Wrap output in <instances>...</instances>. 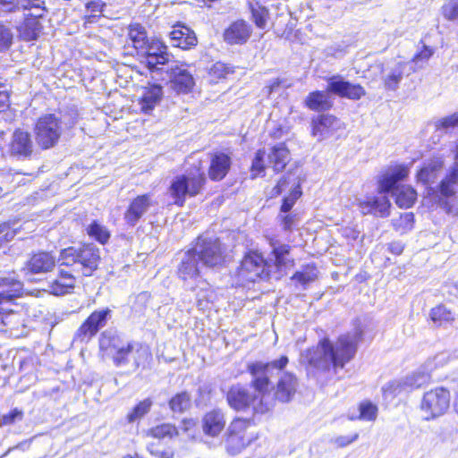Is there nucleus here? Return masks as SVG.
Wrapping results in <instances>:
<instances>
[{"instance_id": "nucleus-1", "label": "nucleus", "mask_w": 458, "mask_h": 458, "mask_svg": "<svg viewBox=\"0 0 458 458\" xmlns=\"http://www.w3.org/2000/svg\"><path fill=\"white\" fill-rule=\"evenodd\" d=\"M360 337L351 333L339 335L335 341L321 337L316 345L302 353L307 369L319 374H336L356 356Z\"/></svg>"}, {"instance_id": "nucleus-2", "label": "nucleus", "mask_w": 458, "mask_h": 458, "mask_svg": "<svg viewBox=\"0 0 458 458\" xmlns=\"http://www.w3.org/2000/svg\"><path fill=\"white\" fill-rule=\"evenodd\" d=\"M411 167L408 164H395L388 167L377 181L379 191L391 193L400 208H410L417 201L418 193L409 184H399L408 179Z\"/></svg>"}, {"instance_id": "nucleus-3", "label": "nucleus", "mask_w": 458, "mask_h": 458, "mask_svg": "<svg viewBox=\"0 0 458 458\" xmlns=\"http://www.w3.org/2000/svg\"><path fill=\"white\" fill-rule=\"evenodd\" d=\"M59 260L61 266L72 267V271L76 274L90 276L98 267L100 251L93 244H86L79 248L69 247L62 250Z\"/></svg>"}, {"instance_id": "nucleus-4", "label": "nucleus", "mask_w": 458, "mask_h": 458, "mask_svg": "<svg viewBox=\"0 0 458 458\" xmlns=\"http://www.w3.org/2000/svg\"><path fill=\"white\" fill-rule=\"evenodd\" d=\"M237 273L250 282L268 281L272 275V264L259 250H248L241 261Z\"/></svg>"}, {"instance_id": "nucleus-5", "label": "nucleus", "mask_w": 458, "mask_h": 458, "mask_svg": "<svg viewBox=\"0 0 458 458\" xmlns=\"http://www.w3.org/2000/svg\"><path fill=\"white\" fill-rule=\"evenodd\" d=\"M206 181L204 172L198 166L191 169L185 174L176 176L169 188L174 204L182 206L186 196L199 194Z\"/></svg>"}, {"instance_id": "nucleus-6", "label": "nucleus", "mask_w": 458, "mask_h": 458, "mask_svg": "<svg viewBox=\"0 0 458 458\" xmlns=\"http://www.w3.org/2000/svg\"><path fill=\"white\" fill-rule=\"evenodd\" d=\"M450 402V390L445 386H436L423 394L420 409L426 414V420H433L448 411Z\"/></svg>"}, {"instance_id": "nucleus-7", "label": "nucleus", "mask_w": 458, "mask_h": 458, "mask_svg": "<svg viewBox=\"0 0 458 458\" xmlns=\"http://www.w3.org/2000/svg\"><path fill=\"white\" fill-rule=\"evenodd\" d=\"M37 143L44 149L54 147L59 140L63 130L61 121L55 114L39 117L35 124Z\"/></svg>"}, {"instance_id": "nucleus-8", "label": "nucleus", "mask_w": 458, "mask_h": 458, "mask_svg": "<svg viewBox=\"0 0 458 458\" xmlns=\"http://www.w3.org/2000/svg\"><path fill=\"white\" fill-rule=\"evenodd\" d=\"M265 239L271 248L268 260L272 264L273 273H278L281 276L285 275L288 269L295 267V259L292 256L293 247L288 243H282L273 234L265 235Z\"/></svg>"}, {"instance_id": "nucleus-9", "label": "nucleus", "mask_w": 458, "mask_h": 458, "mask_svg": "<svg viewBox=\"0 0 458 458\" xmlns=\"http://www.w3.org/2000/svg\"><path fill=\"white\" fill-rule=\"evenodd\" d=\"M203 266L216 267L224 261V251L218 238L199 236L192 248Z\"/></svg>"}, {"instance_id": "nucleus-10", "label": "nucleus", "mask_w": 458, "mask_h": 458, "mask_svg": "<svg viewBox=\"0 0 458 458\" xmlns=\"http://www.w3.org/2000/svg\"><path fill=\"white\" fill-rule=\"evenodd\" d=\"M111 317L112 310L109 308L93 311L75 332L74 341L81 343L89 341L106 327Z\"/></svg>"}, {"instance_id": "nucleus-11", "label": "nucleus", "mask_w": 458, "mask_h": 458, "mask_svg": "<svg viewBox=\"0 0 458 458\" xmlns=\"http://www.w3.org/2000/svg\"><path fill=\"white\" fill-rule=\"evenodd\" d=\"M340 128L341 123L339 118L329 113L318 114L311 117L310 122V136L318 141L328 139Z\"/></svg>"}, {"instance_id": "nucleus-12", "label": "nucleus", "mask_w": 458, "mask_h": 458, "mask_svg": "<svg viewBox=\"0 0 458 458\" xmlns=\"http://www.w3.org/2000/svg\"><path fill=\"white\" fill-rule=\"evenodd\" d=\"M327 91L341 98L358 101L367 94L360 83H352L341 75H334L327 79Z\"/></svg>"}, {"instance_id": "nucleus-13", "label": "nucleus", "mask_w": 458, "mask_h": 458, "mask_svg": "<svg viewBox=\"0 0 458 458\" xmlns=\"http://www.w3.org/2000/svg\"><path fill=\"white\" fill-rule=\"evenodd\" d=\"M119 356L123 357L120 362L114 361V365L117 368H128L129 371L134 372L140 367H144L151 357L148 349L140 344L129 342Z\"/></svg>"}, {"instance_id": "nucleus-14", "label": "nucleus", "mask_w": 458, "mask_h": 458, "mask_svg": "<svg viewBox=\"0 0 458 458\" xmlns=\"http://www.w3.org/2000/svg\"><path fill=\"white\" fill-rule=\"evenodd\" d=\"M99 349L104 357H108L114 361L120 362L123 360L120 354L129 341L124 340L116 331L107 329L104 331L98 339Z\"/></svg>"}, {"instance_id": "nucleus-15", "label": "nucleus", "mask_w": 458, "mask_h": 458, "mask_svg": "<svg viewBox=\"0 0 458 458\" xmlns=\"http://www.w3.org/2000/svg\"><path fill=\"white\" fill-rule=\"evenodd\" d=\"M23 294V284L14 273L0 275V304L18 308L15 301Z\"/></svg>"}, {"instance_id": "nucleus-16", "label": "nucleus", "mask_w": 458, "mask_h": 458, "mask_svg": "<svg viewBox=\"0 0 458 458\" xmlns=\"http://www.w3.org/2000/svg\"><path fill=\"white\" fill-rule=\"evenodd\" d=\"M144 55V63L151 70H160L159 65L168 64L172 56L167 47L158 39H151L146 44V47L140 50Z\"/></svg>"}, {"instance_id": "nucleus-17", "label": "nucleus", "mask_w": 458, "mask_h": 458, "mask_svg": "<svg viewBox=\"0 0 458 458\" xmlns=\"http://www.w3.org/2000/svg\"><path fill=\"white\" fill-rule=\"evenodd\" d=\"M270 363L262 361H254L247 365V371L252 376L250 386L258 394L256 396L263 397L269 394L271 388V381L267 372Z\"/></svg>"}, {"instance_id": "nucleus-18", "label": "nucleus", "mask_w": 458, "mask_h": 458, "mask_svg": "<svg viewBox=\"0 0 458 458\" xmlns=\"http://www.w3.org/2000/svg\"><path fill=\"white\" fill-rule=\"evenodd\" d=\"M187 64L174 63L170 69L171 88L179 94H187L194 87L195 81Z\"/></svg>"}, {"instance_id": "nucleus-19", "label": "nucleus", "mask_w": 458, "mask_h": 458, "mask_svg": "<svg viewBox=\"0 0 458 458\" xmlns=\"http://www.w3.org/2000/svg\"><path fill=\"white\" fill-rule=\"evenodd\" d=\"M34 149V143L31 135L23 130L14 131L9 144V153L18 158L30 157Z\"/></svg>"}, {"instance_id": "nucleus-20", "label": "nucleus", "mask_w": 458, "mask_h": 458, "mask_svg": "<svg viewBox=\"0 0 458 458\" xmlns=\"http://www.w3.org/2000/svg\"><path fill=\"white\" fill-rule=\"evenodd\" d=\"M199 259L192 249L180 254L177 275L183 280H194L200 275Z\"/></svg>"}, {"instance_id": "nucleus-21", "label": "nucleus", "mask_w": 458, "mask_h": 458, "mask_svg": "<svg viewBox=\"0 0 458 458\" xmlns=\"http://www.w3.org/2000/svg\"><path fill=\"white\" fill-rule=\"evenodd\" d=\"M156 203L149 194H143L133 199L124 213V220L131 226L136 225L140 219Z\"/></svg>"}, {"instance_id": "nucleus-22", "label": "nucleus", "mask_w": 458, "mask_h": 458, "mask_svg": "<svg viewBox=\"0 0 458 458\" xmlns=\"http://www.w3.org/2000/svg\"><path fill=\"white\" fill-rule=\"evenodd\" d=\"M250 423L248 420H233L231 423V450L239 452L253 440V434L248 432Z\"/></svg>"}, {"instance_id": "nucleus-23", "label": "nucleus", "mask_w": 458, "mask_h": 458, "mask_svg": "<svg viewBox=\"0 0 458 458\" xmlns=\"http://www.w3.org/2000/svg\"><path fill=\"white\" fill-rule=\"evenodd\" d=\"M328 93L327 89H315L309 92L303 100L304 107L314 113H327L334 106V102Z\"/></svg>"}, {"instance_id": "nucleus-24", "label": "nucleus", "mask_w": 458, "mask_h": 458, "mask_svg": "<svg viewBox=\"0 0 458 458\" xmlns=\"http://www.w3.org/2000/svg\"><path fill=\"white\" fill-rule=\"evenodd\" d=\"M357 207L363 215L372 214L379 217H387L390 215L391 202L387 197H369L360 200Z\"/></svg>"}, {"instance_id": "nucleus-25", "label": "nucleus", "mask_w": 458, "mask_h": 458, "mask_svg": "<svg viewBox=\"0 0 458 458\" xmlns=\"http://www.w3.org/2000/svg\"><path fill=\"white\" fill-rule=\"evenodd\" d=\"M267 158L268 164L275 174L283 172L292 160L290 149L284 142L272 146Z\"/></svg>"}, {"instance_id": "nucleus-26", "label": "nucleus", "mask_w": 458, "mask_h": 458, "mask_svg": "<svg viewBox=\"0 0 458 458\" xmlns=\"http://www.w3.org/2000/svg\"><path fill=\"white\" fill-rule=\"evenodd\" d=\"M298 389V378L292 372H284L276 383V397L283 403L290 402Z\"/></svg>"}, {"instance_id": "nucleus-27", "label": "nucleus", "mask_w": 458, "mask_h": 458, "mask_svg": "<svg viewBox=\"0 0 458 458\" xmlns=\"http://www.w3.org/2000/svg\"><path fill=\"white\" fill-rule=\"evenodd\" d=\"M169 37L174 47L184 50L195 47L198 43L195 32L189 27L181 24L173 27Z\"/></svg>"}, {"instance_id": "nucleus-28", "label": "nucleus", "mask_w": 458, "mask_h": 458, "mask_svg": "<svg viewBox=\"0 0 458 458\" xmlns=\"http://www.w3.org/2000/svg\"><path fill=\"white\" fill-rule=\"evenodd\" d=\"M56 263V259L50 252L35 253L27 261L25 269L31 274H40L51 271Z\"/></svg>"}, {"instance_id": "nucleus-29", "label": "nucleus", "mask_w": 458, "mask_h": 458, "mask_svg": "<svg viewBox=\"0 0 458 458\" xmlns=\"http://www.w3.org/2000/svg\"><path fill=\"white\" fill-rule=\"evenodd\" d=\"M75 272L60 268L59 273L53 281L49 283L50 293L55 295H64L71 292L75 286Z\"/></svg>"}, {"instance_id": "nucleus-30", "label": "nucleus", "mask_w": 458, "mask_h": 458, "mask_svg": "<svg viewBox=\"0 0 458 458\" xmlns=\"http://www.w3.org/2000/svg\"><path fill=\"white\" fill-rule=\"evenodd\" d=\"M444 162L441 157H436L428 164L420 167L416 173V180L423 185L433 182L437 173L442 169Z\"/></svg>"}, {"instance_id": "nucleus-31", "label": "nucleus", "mask_w": 458, "mask_h": 458, "mask_svg": "<svg viewBox=\"0 0 458 458\" xmlns=\"http://www.w3.org/2000/svg\"><path fill=\"white\" fill-rule=\"evenodd\" d=\"M0 324L7 328L18 329L22 324V314L20 307L0 304Z\"/></svg>"}, {"instance_id": "nucleus-32", "label": "nucleus", "mask_w": 458, "mask_h": 458, "mask_svg": "<svg viewBox=\"0 0 458 458\" xmlns=\"http://www.w3.org/2000/svg\"><path fill=\"white\" fill-rule=\"evenodd\" d=\"M428 315L432 323L437 327L452 325L456 319L454 312L444 303L432 307Z\"/></svg>"}, {"instance_id": "nucleus-33", "label": "nucleus", "mask_w": 458, "mask_h": 458, "mask_svg": "<svg viewBox=\"0 0 458 458\" xmlns=\"http://www.w3.org/2000/svg\"><path fill=\"white\" fill-rule=\"evenodd\" d=\"M162 95V87L159 85H151L145 88L140 102L141 110L146 114L151 112L160 102Z\"/></svg>"}, {"instance_id": "nucleus-34", "label": "nucleus", "mask_w": 458, "mask_h": 458, "mask_svg": "<svg viewBox=\"0 0 458 458\" xmlns=\"http://www.w3.org/2000/svg\"><path fill=\"white\" fill-rule=\"evenodd\" d=\"M458 185V163L454 164L438 184V191L445 198L454 197Z\"/></svg>"}, {"instance_id": "nucleus-35", "label": "nucleus", "mask_w": 458, "mask_h": 458, "mask_svg": "<svg viewBox=\"0 0 458 458\" xmlns=\"http://www.w3.org/2000/svg\"><path fill=\"white\" fill-rule=\"evenodd\" d=\"M24 22L20 26L19 31L24 40L36 39L42 30L39 19L41 17L24 16Z\"/></svg>"}, {"instance_id": "nucleus-36", "label": "nucleus", "mask_w": 458, "mask_h": 458, "mask_svg": "<svg viewBox=\"0 0 458 458\" xmlns=\"http://www.w3.org/2000/svg\"><path fill=\"white\" fill-rule=\"evenodd\" d=\"M257 399L247 389L237 388L231 390V407L237 411L247 410Z\"/></svg>"}, {"instance_id": "nucleus-37", "label": "nucleus", "mask_w": 458, "mask_h": 458, "mask_svg": "<svg viewBox=\"0 0 458 458\" xmlns=\"http://www.w3.org/2000/svg\"><path fill=\"white\" fill-rule=\"evenodd\" d=\"M224 427V416L219 411H211L203 419V431L209 436H216Z\"/></svg>"}, {"instance_id": "nucleus-38", "label": "nucleus", "mask_w": 458, "mask_h": 458, "mask_svg": "<svg viewBox=\"0 0 458 458\" xmlns=\"http://www.w3.org/2000/svg\"><path fill=\"white\" fill-rule=\"evenodd\" d=\"M252 33L251 26L240 20L231 24V44H244Z\"/></svg>"}, {"instance_id": "nucleus-39", "label": "nucleus", "mask_w": 458, "mask_h": 458, "mask_svg": "<svg viewBox=\"0 0 458 458\" xmlns=\"http://www.w3.org/2000/svg\"><path fill=\"white\" fill-rule=\"evenodd\" d=\"M229 157L225 154L216 155L211 161L209 176L212 180H221L227 173Z\"/></svg>"}, {"instance_id": "nucleus-40", "label": "nucleus", "mask_w": 458, "mask_h": 458, "mask_svg": "<svg viewBox=\"0 0 458 458\" xmlns=\"http://www.w3.org/2000/svg\"><path fill=\"white\" fill-rule=\"evenodd\" d=\"M20 9L24 16L43 17L47 13L45 0H20Z\"/></svg>"}, {"instance_id": "nucleus-41", "label": "nucleus", "mask_w": 458, "mask_h": 458, "mask_svg": "<svg viewBox=\"0 0 458 458\" xmlns=\"http://www.w3.org/2000/svg\"><path fill=\"white\" fill-rule=\"evenodd\" d=\"M128 37L138 51L143 50L148 42L145 28L138 23L130 26Z\"/></svg>"}, {"instance_id": "nucleus-42", "label": "nucleus", "mask_w": 458, "mask_h": 458, "mask_svg": "<svg viewBox=\"0 0 458 458\" xmlns=\"http://www.w3.org/2000/svg\"><path fill=\"white\" fill-rule=\"evenodd\" d=\"M266 151L263 148L258 149L253 157L251 165L250 166V176L251 179L264 177L266 175Z\"/></svg>"}, {"instance_id": "nucleus-43", "label": "nucleus", "mask_w": 458, "mask_h": 458, "mask_svg": "<svg viewBox=\"0 0 458 458\" xmlns=\"http://www.w3.org/2000/svg\"><path fill=\"white\" fill-rule=\"evenodd\" d=\"M250 12L251 14V20L255 26L259 29H265L267 22L269 19V11L267 7L262 5L249 4Z\"/></svg>"}, {"instance_id": "nucleus-44", "label": "nucleus", "mask_w": 458, "mask_h": 458, "mask_svg": "<svg viewBox=\"0 0 458 458\" xmlns=\"http://www.w3.org/2000/svg\"><path fill=\"white\" fill-rule=\"evenodd\" d=\"M415 223V216L412 212H406L401 214L396 219L392 220L394 229L401 233H405L411 231Z\"/></svg>"}, {"instance_id": "nucleus-45", "label": "nucleus", "mask_w": 458, "mask_h": 458, "mask_svg": "<svg viewBox=\"0 0 458 458\" xmlns=\"http://www.w3.org/2000/svg\"><path fill=\"white\" fill-rule=\"evenodd\" d=\"M378 412L377 406L369 400H364L359 403V416L361 420L374 421Z\"/></svg>"}, {"instance_id": "nucleus-46", "label": "nucleus", "mask_w": 458, "mask_h": 458, "mask_svg": "<svg viewBox=\"0 0 458 458\" xmlns=\"http://www.w3.org/2000/svg\"><path fill=\"white\" fill-rule=\"evenodd\" d=\"M301 195L302 191L301 185L298 183L291 190L288 196L283 198L280 206V212L289 213L295 205L296 201L301 197Z\"/></svg>"}, {"instance_id": "nucleus-47", "label": "nucleus", "mask_w": 458, "mask_h": 458, "mask_svg": "<svg viewBox=\"0 0 458 458\" xmlns=\"http://www.w3.org/2000/svg\"><path fill=\"white\" fill-rule=\"evenodd\" d=\"M169 406L174 412H183L191 407V396L187 392H182L174 396Z\"/></svg>"}, {"instance_id": "nucleus-48", "label": "nucleus", "mask_w": 458, "mask_h": 458, "mask_svg": "<svg viewBox=\"0 0 458 458\" xmlns=\"http://www.w3.org/2000/svg\"><path fill=\"white\" fill-rule=\"evenodd\" d=\"M87 233L90 237L96 239L102 244L106 243L110 237L108 230L105 226L98 224L97 221L92 222L87 227Z\"/></svg>"}, {"instance_id": "nucleus-49", "label": "nucleus", "mask_w": 458, "mask_h": 458, "mask_svg": "<svg viewBox=\"0 0 458 458\" xmlns=\"http://www.w3.org/2000/svg\"><path fill=\"white\" fill-rule=\"evenodd\" d=\"M152 406V401L147 398L140 402L133 410L127 415L128 422L131 423L145 416Z\"/></svg>"}, {"instance_id": "nucleus-50", "label": "nucleus", "mask_w": 458, "mask_h": 458, "mask_svg": "<svg viewBox=\"0 0 458 458\" xmlns=\"http://www.w3.org/2000/svg\"><path fill=\"white\" fill-rule=\"evenodd\" d=\"M150 436L155 438L173 437L178 434L176 428L169 423L161 424L149 429Z\"/></svg>"}, {"instance_id": "nucleus-51", "label": "nucleus", "mask_w": 458, "mask_h": 458, "mask_svg": "<svg viewBox=\"0 0 458 458\" xmlns=\"http://www.w3.org/2000/svg\"><path fill=\"white\" fill-rule=\"evenodd\" d=\"M281 229L284 232H291L296 228L299 217L295 213L280 214L277 217Z\"/></svg>"}, {"instance_id": "nucleus-52", "label": "nucleus", "mask_w": 458, "mask_h": 458, "mask_svg": "<svg viewBox=\"0 0 458 458\" xmlns=\"http://www.w3.org/2000/svg\"><path fill=\"white\" fill-rule=\"evenodd\" d=\"M441 13L447 21L458 20V0H446L441 7Z\"/></svg>"}, {"instance_id": "nucleus-53", "label": "nucleus", "mask_w": 458, "mask_h": 458, "mask_svg": "<svg viewBox=\"0 0 458 458\" xmlns=\"http://www.w3.org/2000/svg\"><path fill=\"white\" fill-rule=\"evenodd\" d=\"M23 419V411L18 408H14L8 414L0 416V428L6 425H12L16 421Z\"/></svg>"}, {"instance_id": "nucleus-54", "label": "nucleus", "mask_w": 458, "mask_h": 458, "mask_svg": "<svg viewBox=\"0 0 458 458\" xmlns=\"http://www.w3.org/2000/svg\"><path fill=\"white\" fill-rule=\"evenodd\" d=\"M13 37L11 29L0 23V51L9 48L13 42Z\"/></svg>"}, {"instance_id": "nucleus-55", "label": "nucleus", "mask_w": 458, "mask_h": 458, "mask_svg": "<svg viewBox=\"0 0 458 458\" xmlns=\"http://www.w3.org/2000/svg\"><path fill=\"white\" fill-rule=\"evenodd\" d=\"M314 271H315L314 266L312 267V271H310V272L296 271L293 275L292 279L296 280L302 285L308 284L309 283L313 282L317 279V275Z\"/></svg>"}, {"instance_id": "nucleus-56", "label": "nucleus", "mask_w": 458, "mask_h": 458, "mask_svg": "<svg viewBox=\"0 0 458 458\" xmlns=\"http://www.w3.org/2000/svg\"><path fill=\"white\" fill-rule=\"evenodd\" d=\"M403 389V384L399 381L388 382L382 387V394L385 397L394 398L401 393Z\"/></svg>"}, {"instance_id": "nucleus-57", "label": "nucleus", "mask_w": 458, "mask_h": 458, "mask_svg": "<svg viewBox=\"0 0 458 458\" xmlns=\"http://www.w3.org/2000/svg\"><path fill=\"white\" fill-rule=\"evenodd\" d=\"M340 234L348 242H355L360 236V231L354 225H344L339 230Z\"/></svg>"}, {"instance_id": "nucleus-58", "label": "nucleus", "mask_w": 458, "mask_h": 458, "mask_svg": "<svg viewBox=\"0 0 458 458\" xmlns=\"http://www.w3.org/2000/svg\"><path fill=\"white\" fill-rule=\"evenodd\" d=\"M61 121L62 130L72 128L78 122L79 115L76 112L57 114Z\"/></svg>"}, {"instance_id": "nucleus-59", "label": "nucleus", "mask_w": 458, "mask_h": 458, "mask_svg": "<svg viewBox=\"0 0 458 458\" xmlns=\"http://www.w3.org/2000/svg\"><path fill=\"white\" fill-rule=\"evenodd\" d=\"M360 437V434L355 432L350 436H339L333 439V443L337 448H344L347 445L352 444Z\"/></svg>"}, {"instance_id": "nucleus-60", "label": "nucleus", "mask_w": 458, "mask_h": 458, "mask_svg": "<svg viewBox=\"0 0 458 458\" xmlns=\"http://www.w3.org/2000/svg\"><path fill=\"white\" fill-rule=\"evenodd\" d=\"M434 55V49L428 46L423 45L421 48L412 56L413 63L428 61Z\"/></svg>"}, {"instance_id": "nucleus-61", "label": "nucleus", "mask_w": 458, "mask_h": 458, "mask_svg": "<svg viewBox=\"0 0 458 458\" xmlns=\"http://www.w3.org/2000/svg\"><path fill=\"white\" fill-rule=\"evenodd\" d=\"M16 230L11 228L9 224L0 225V245L13 239Z\"/></svg>"}, {"instance_id": "nucleus-62", "label": "nucleus", "mask_w": 458, "mask_h": 458, "mask_svg": "<svg viewBox=\"0 0 458 458\" xmlns=\"http://www.w3.org/2000/svg\"><path fill=\"white\" fill-rule=\"evenodd\" d=\"M209 72L215 78H225L226 74L228 73V68L225 64L216 62L212 65Z\"/></svg>"}, {"instance_id": "nucleus-63", "label": "nucleus", "mask_w": 458, "mask_h": 458, "mask_svg": "<svg viewBox=\"0 0 458 458\" xmlns=\"http://www.w3.org/2000/svg\"><path fill=\"white\" fill-rule=\"evenodd\" d=\"M20 10V0H0V13H12Z\"/></svg>"}, {"instance_id": "nucleus-64", "label": "nucleus", "mask_w": 458, "mask_h": 458, "mask_svg": "<svg viewBox=\"0 0 458 458\" xmlns=\"http://www.w3.org/2000/svg\"><path fill=\"white\" fill-rule=\"evenodd\" d=\"M402 78L401 72H392L384 80V85L388 89H395Z\"/></svg>"}]
</instances>
